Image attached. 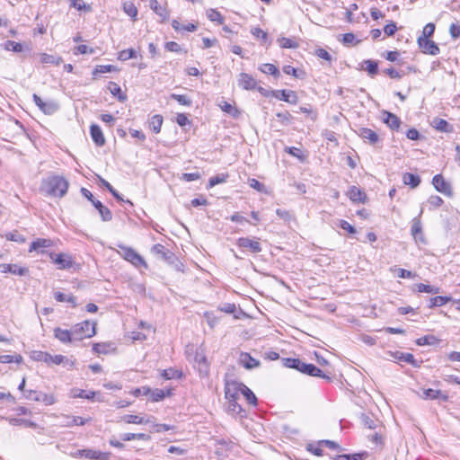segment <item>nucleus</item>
<instances>
[{"label": "nucleus", "mask_w": 460, "mask_h": 460, "mask_svg": "<svg viewBox=\"0 0 460 460\" xmlns=\"http://www.w3.org/2000/svg\"><path fill=\"white\" fill-rule=\"evenodd\" d=\"M68 181L62 176L51 175L42 180L40 190L52 197H64L68 189Z\"/></svg>", "instance_id": "obj_1"}, {"label": "nucleus", "mask_w": 460, "mask_h": 460, "mask_svg": "<svg viewBox=\"0 0 460 460\" xmlns=\"http://www.w3.org/2000/svg\"><path fill=\"white\" fill-rule=\"evenodd\" d=\"M75 341H80L86 338H91L96 334V323L90 321H84L72 327Z\"/></svg>", "instance_id": "obj_2"}, {"label": "nucleus", "mask_w": 460, "mask_h": 460, "mask_svg": "<svg viewBox=\"0 0 460 460\" xmlns=\"http://www.w3.org/2000/svg\"><path fill=\"white\" fill-rule=\"evenodd\" d=\"M120 251H119V254L127 261L130 262L135 267H144L147 269V263L144 260V258L138 254L134 249L131 247L125 246L123 244L118 245Z\"/></svg>", "instance_id": "obj_3"}, {"label": "nucleus", "mask_w": 460, "mask_h": 460, "mask_svg": "<svg viewBox=\"0 0 460 460\" xmlns=\"http://www.w3.org/2000/svg\"><path fill=\"white\" fill-rule=\"evenodd\" d=\"M24 396L26 399L40 402L45 405H52L57 402V398L52 394H44L34 390L25 391Z\"/></svg>", "instance_id": "obj_4"}, {"label": "nucleus", "mask_w": 460, "mask_h": 460, "mask_svg": "<svg viewBox=\"0 0 460 460\" xmlns=\"http://www.w3.org/2000/svg\"><path fill=\"white\" fill-rule=\"evenodd\" d=\"M243 384L236 381H227L225 386V396L227 401L238 400L242 395Z\"/></svg>", "instance_id": "obj_5"}, {"label": "nucleus", "mask_w": 460, "mask_h": 460, "mask_svg": "<svg viewBox=\"0 0 460 460\" xmlns=\"http://www.w3.org/2000/svg\"><path fill=\"white\" fill-rule=\"evenodd\" d=\"M34 103L40 108V110L47 115H51L58 110V104L55 102H44L37 94H33Z\"/></svg>", "instance_id": "obj_6"}, {"label": "nucleus", "mask_w": 460, "mask_h": 460, "mask_svg": "<svg viewBox=\"0 0 460 460\" xmlns=\"http://www.w3.org/2000/svg\"><path fill=\"white\" fill-rule=\"evenodd\" d=\"M417 41L419 48L423 53L432 56L438 55L439 53V48L433 40L425 39V37H419Z\"/></svg>", "instance_id": "obj_7"}, {"label": "nucleus", "mask_w": 460, "mask_h": 460, "mask_svg": "<svg viewBox=\"0 0 460 460\" xmlns=\"http://www.w3.org/2000/svg\"><path fill=\"white\" fill-rule=\"evenodd\" d=\"M432 184L438 192H441L448 197L452 196V188L450 184L445 181L442 175H435L432 179Z\"/></svg>", "instance_id": "obj_8"}, {"label": "nucleus", "mask_w": 460, "mask_h": 460, "mask_svg": "<svg viewBox=\"0 0 460 460\" xmlns=\"http://www.w3.org/2000/svg\"><path fill=\"white\" fill-rule=\"evenodd\" d=\"M237 245L243 249L249 250L251 252L259 253L261 252V243L248 237H241L237 240Z\"/></svg>", "instance_id": "obj_9"}, {"label": "nucleus", "mask_w": 460, "mask_h": 460, "mask_svg": "<svg viewBox=\"0 0 460 460\" xmlns=\"http://www.w3.org/2000/svg\"><path fill=\"white\" fill-rule=\"evenodd\" d=\"M271 93L274 97L291 104H296L298 102L296 92L292 90L272 91Z\"/></svg>", "instance_id": "obj_10"}, {"label": "nucleus", "mask_w": 460, "mask_h": 460, "mask_svg": "<svg viewBox=\"0 0 460 460\" xmlns=\"http://www.w3.org/2000/svg\"><path fill=\"white\" fill-rule=\"evenodd\" d=\"M411 232L416 242H420L423 243L426 242L422 232V225L420 216L412 219Z\"/></svg>", "instance_id": "obj_11"}, {"label": "nucleus", "mask_w": 460, "mask_h": 460, "mask_svg": "<svg viewBox=\"0 0 460 460\" xmlns=\"http://www.w3.org/2000/svg\"><path fill=\"white\" fill-rule=\"evenodd\" d=\"M54 337L64 344L75 341L72 329L64 330L60 327H57L54 329Z\"/></svg>", "instance_id": "obj_12"}, {"label": "nucleus", "mask_w": 460, "mask_h": 460, "mask_svg": "<svg viewBox=\"0 0 460 460\" xmlns=\"http://www.w3.org/2000/svg\"><path fill=\"white\" fill-rule=\"evenodd\" d=\"M238 85L244 90H254L257 82L251 75L241 73L238 76Z\"/></svg>", "instance_id": "obj_13"}, {"label": "nucleus", "mask_w": 460, "mask_h": 460, "mask_svg": "<svg viewBox=\"0 0 460 460\" xmlns=\"http://www.w3.org/2000/svg\"><path fill=\"white\" fill-rule=\"evenodd\" d=\"M0 271L2 273H12L13 275L24 276L28 273V269L25 267H20L16 264H0Z\"/></svg>", "instance_id": "obj_14"}, {"label": "nucleus", "mask_w": 460, "mask_h": 460, "mask_svg": "<svg viewBox=\"0 0 460 460\" xmlns=\"http://www.w3.org/2000/svg\"><path fill=\"white\" fill-rule=\"evenodd\" d=\"M37 359L43 361V362L47 363L48 365H51V364L60 365L64 362L65 357L62 355L52 356L47 352H39Z\"/></svg>", "instance_id": "obj_15"}, {"label": "nucleus", "mask_w": 460, "mask_h": 460, "mask_svg": "<svg viewBox=\"0 0 460 460\" xmlns=\"http://www.w3.org/2000/svg\"><path fill=\"white\" fill-rule=\"evenodd\" d=\"M358 134L365 141H368L370 145H376L380 139L379 136L374 130L367 128H360Z\"/></svg>", "instance_id": "obj_16"}, {"label": "nucleus", "mask_w": 460, "mask_h": 460, "mask_svg": "<svg viewBox=\"0 0 460 460\" xmlns=\"http://www.w3.org/2000/svg\"><path fill=\"white\" fill-rule=\"evenodd\" d=\"M50 246H52V241L50 239L38 238L31 243L29 252H37L39 253H43V249Z\"/></svg>", "instance_id": "obj_17"}, {"label": "nucleus", "mask_w": 460, "mask_h": 460, "mask_svg": "<svg viewBox=\"0 0 460 460\" xmlns=\"http://www.w3.org/2000/svg\"><path fill=\"white\" fill-rule=\"evenodd\" d=\"M430 125L439 132L451 133L454 131L453 125L440 118H434Z\"/></svg>", "instance_id": "obj_18"}, {"label": "nucleus", "mask_w": 460, "mask_h": 460, "mask_svg": "<svg viewBox=\"0 0 460 460\" xmlns=\"http://www.w3.org/2000/svg\"><path fill=\"white\" fill-rule=\"evenodd\" d=\"M240 364L247 369H252L260 366V361L253 358L249 353L242 352L239 357Z\"/></svg>", "instance_id": "obj_19"}, {"label": "nucleus", "mask_w": 460, "mask_h": 460, "mask_svg": "<svg viewBox=\"0 0 460 460\" xmlns=\"http://www.w3.org/2000/svg\"><path fill=\"white\" fill-rule=\"evenodd\" d=\"M152 252L163 259L164 261H170L173 257V253L167 250L163 244L156 243L152 247Z\"/></svg>", "instance_id": "obj_20"}, {"label": "nucleus", "mask_w": 460, "mask_h": 460, "mask_svg": "<svg viewBox=\"0 0 460 460\" xmlns=\"http://www.w3.org/2000/svg\"><path fill=\"white\" fill-rule=\"evenodd\" d=\"M90 133L93 141L98 146H102L105 144V138L102 134L101 128L98 125H92L90 128Z\"/></svg>", "instance_id": "obj_21"}, {"label": "nucleus", "mask_w": 460, "mask_h": 460, "mask_svg": "<svg viewBox=\"0 0 460 460\" xmlns=\"http://www.w3.org/2000/svg\"><path fill=\"white\" fill-rule=\"evenodd\" d=\"M75 456L85 457L91 460H103L105 459L104 454L100 451L93 449H82L75 453Z\"/></svg>", "instance_id": "obj_22"}, {"label": "nucleus", "mask_w": 460, "mask_h": 460, "mask_svg": "<svg viewBox=\"0 0 460 460\" xmlns=\"http://www.w3.org/2000/svg\"><path fill=\"white\" fill-rule=\"evenodd\" d=\"M154 417H148L145 419L144 417L138 416V415H133V414H127L122 417V420L126 423H133V424H147V423H153Z\"/></svg>", "instance_id": "obj_23"}, {"label": "nucleus", "mask_w": 460, "mask_h": 460, "mask_svg": "<svg viewBox=\"0 0 460 460\" xmlns=\"http://www.w3.org/2000/svg\"><path fill=\"white\" fill-rule=\"evenodd\" d=\"M300 372L311 376L325 377V375L323 374V371L314 364H307L303 362Z\"/></svg>", "instance_id": "obj_24"}, {"label": "nucleus", "mask_w": 460, "mask_h": 460, "mask_svg": "<svg viewBox=\"0 0 460 460\" xmlns=\"http://www.w3.org/2000/svg\"><path fill=\"white\" fill-rule=\"evenodd\" d=\"M349 199L353 202H362L366 200V194L358 187L351 186L347 193Z\"/></svg>", "instance_id": "obj_25"}, {"label": "nucleus", "mask_w": 460, "mask_h": 460, "mask_svg": "<svg viewBox=\"0 0 460 460\" xmlns=\"http://www.w3.org/2000/svg\"><path fill=\"white\" fill-rule=\"evenodd\" d=\"M96 394H98V393H96V392H93V391L86 392L84 390L77 389V388L71 389L70 394H69L70 397H72V398H84V399H88V400H92V401H93L95 399Z\"/></svg>", "instance_id": "obj_26"}, {"label": "nucleus", "mask_w": 460, "mask_h": 460, "mask_svg": "<svg viewBox=\"0 0 460 460\" xmlns=\"http://www.w3.org/2000/svg\"><path fill=\"white\" fill-rule=\"evenodd\" d=\"M55 263L58 264L59 270H66L72 267L74 261L71 257L65 253H60L57 255L55 259Z\"/></svg>", "instance_id": "obj_27"}, {"label": "nucleus", "mask_w": 460, "mask_h": 460, "mask_svg": "<svg viewBox=\"0 0 460 460\" xmlns=\"http://www.w3.org/2000/svg\"><path fill=\"white\" fill-rule=\"evenodd\" d=\"M164 122V119L162 115L155 114L152 116L148 122L149 128L155 132V134H158L161 131V128Z\"/></svg>", "instance_id": "obj_28"}, {"label": "nucleus", "mask_w": 460, "mask_h": 460, "mask_svg": "<svg viewBox=\"0 0 460 460\" xmlns=\"http://www.w3.org/2000/svg\"><path fill=\"white\" fill-rule=\"evenodd\" d=\"M402 181L405 185L411 186V188L414 189L417 188L420 183V178L419 175L405 172L402 175Z\"/></svg>", "instance_id": "obj_29"}, {"label": "nucleus", "mask_w": 460, "mask_h": 460, "mask_svg": "<svg viewBox=\"0 0 460 460\" xmlns=\"http://www.w3.org/2000/svg\"><path fill=\"white\" fill-rule=\"evenodd\" d=\"M394 358L399 361H404L411 364L413 367H419V362L414 358V356L411 353H402L396 351L394 353Z\"/></svg>", "instance_id": "obj_30"}, {"label": "nucleus", "mask_w": 460, "mask_h": 460, "mask_svg": "<svg viewBox=\"0 0 460 460\" xmlns=\"http://www.w3.org/2000/svg\"><path fill=\"white\" fill-rule=\"evenodd\" d=\"M421 397L425 400H429V399L435 400V399H439L440 397H442L443 401L447 400V396L442 395L440 390H435V389H431V388L423 390V394L421 395Z\"/></svg>", "instance_id": "obj_31"}, {"label": "nucleus", "mask_w": 460, "mask_h": 460, "mask_svg": "<svg viewBox=\"0 0 460 460\" xmlns=\"http://www.w3.org/2000/svg\"><path fill=\"white\" fill-rule=\"evenodd\" d=\"M150 7L155 11V13L159 15L163 21H166L169 19V13L166 8L159 5L157 0L150 1Z\"/></svg>", "instance_id": "obj_32"}, {"label": "nucleus", "mask_w": 460, "mask_h": 460, "mask_svg": "<svg viewBox=\"0 0 460 460\" xmlns=\"http://www.w3.org/2000/svg\"><path fill=\"white\" fill-rule=\"evenodd\" d=\"M93 206L98 209L103 221H110L112 218L111 210L104 207L101 201H93Z\"/></svg>", "instance_id": "obj_33"}, {"label": "nucleus", "mask_w": 460, "mask_h": 460, "mask_svg": "<svg viewBox=\"0 0 460 460\" xmlns=\"http://www.w3.org/2000/svg\"><path fill=\"white\" fill-rule=\"evenodd\" d=\"M108 88L111 93L113 96L117 97L119 101L124 102L127 100L126 94L121 93V88L118 84L114 82H110Z\"/></svg>", "instance_id": "obj_34"}, {"label": "nucleus", "mask_w": 460, "mask_h": 460, "mask_svg": "<svg viewBox=\"0 0 460 460\" xmlns=\"http://www.w3.org/2000/svg\"><path fill=\"white\" fill-rule=\"evenodd\" d=\"M65 419L66 421L63 425L66 427L83 426L87 421L86 420L79 416H66Z\"/></svg>", "instance_id": "obj_35"}, {"label": "nucleus", "mask_w": 460, "mask_h": 460, "mask_svg": "<svg viewBox=\"0 0 460 460\" xmlns=\"http://www.w3.org/2000/svg\"><path fill=\"white\" fill-rule=\"evenodd\" d=\"M385 119H384L385 123L387 124L392 129H397L400 127V119L399 118L390 112H385Z\"/></svg>", "instance_id": "obj_36"}, {"label": "nucleus", "mask_w": 460, "mask_h": 460, "mask_svg": "<svg viewBox=\"0 0 460 460\" xmlns=\"http://www.w3.org/2000/svg\"><path fill=\"white\" fill-rule=\"evenodd\" d=\"M150 436L144 433H124L121 435V439L123 441H130L132 439H141L148 441L150 440Z\"/></svg>", "instance_id": "obj_37"}, {"label": "nucleus", "mask_w": 460, "mask_h": 460, "mask_svg": "<svg viewBox=\"0 0 460 460\" xmlns=\"http://www.w3.org/2000/svg\"><path fill=\"white\" fill-rule=\"evenodd\" d=\"M229 175L228 173H220L216 176H213L208 181V188H213L214 186L224 183L227 181Z\"/></svg>", "instance_id": "obj_38"}, {"label": "nucleus", "mask_w": 460, "mask_h": 460, "mask_svg": "<svg viewBox=\"0 0 460 460\" xmlns=\"http://www.w3.org/2000/svg\"><path fill=\"white\" fill-rule=\"evenodd\" d=\"M207 17L209 21L217 22L218 24H223L225 21L221 13L216 9H208L207 11Z\"/></svg>", "instance_id": "obj_39"}, {"label": "nucleus", "mask_w": 460, "mask_h": 460, "mask_svg": "<svg viewBox=\"0 0 460 460\" xmlns=\"http://www.w3.org/2000/svg\"><path fill=\"white\" fill-rule=\"evenodd\" d=\"M4 236L7 240L15 243H23L26 242V238L16 230L6 233Z\"/></svg>", "instance_id": "obj_40"}, {"label": "nucleus", "mask_w": 460, "mask_h": 460, "mask_svg": "<svg viewBox=\"0 0 460 460\" xmlns=\"http://www.w3.org/2000/svg\"><path fill=\"white\" fill-rule=\"evenodd\" d=\"M111 343H94L93 345V350L98 354H107L111 349Z\"/></svg>", "instance_id": "obj_41"}, {"label": "nucleus", "mask_w": 460, "mask_h": 460, "mask_svg": "<svg viewBox=\"0 0 460 460\" xmlns=\"http://www.w3.org/2000/svg\"><path fill=\"white\" fill-rule=\"evenodd\" d=\"M416 290L420 293H430V294H438L439 293V288L426 284H418L416 285Z\"/></svg>", "instance_id": "obj_42"}, {"label": "nucleus", "mask_w": 460, "mask_h": 460, "mask_svg": "<svg viewBox=\"0 0 460 460\" xmlns=\"http://www.w3.org/2000/svg\"><path fill=\"white\" fill-rule=\"evenodd\" d=\"M15 362L17 364H20L22 362V357L20 354H14V355H1L0 356V363H12Z\"/></svg>", "instance_id": "obj_43"}, {"label": "nucleus", "mask_w": 460, "mask_h": 460, "mask_svg": "<svg viewBox=\"0 0 460 460\" xmlns=\"http://www.w3.org/2000/svg\"><path fill=\"white\" fill-rule=\"evenodd\" d=\"M243 392L242 395L247 400V402L250 404L256 405L257 404V398L252 393V390H250L245 385H243Z\"/></svg>", "instance_id": "obj_44"}, {"label": "nucleus", "mask_w": 460, "mask_h": 460, "mask_svg": "<svg viewBox=\"0 0 460 460\" xmlns=\"http://www.w3.org/2000/svg\"><path fill=\"white\" fill-rule=\"evenodd\" d=\"M162 376L166 380H170V379H173V378H181L182 376V373H181V371H179L177 369L168 368V369H164L162 372Z\"/></svg>", "instance_id": "obj_45"}, {"label": "nucleus", "mask_w": 460, "mask_h": 460, "mask_svg": "<svg viewBox=\"0 0 460 460\" xmlns=\"http://www.w3.org/2000/svg\"><path fill=\"white\" fill-rule=\"evenodd\" d=\"M117 71V68L111 65H99L96 66L93 71V75H96L98 74H105Z\"/></svg>", "instance_id": "obj_46"}, {"label": "nucleus", "mask_w": 460, "mask_h": 460, "mask_svg": "<svg viewBox=\"0 0 460 460\" xmlns=\"http://www.w3.org/2000/svg\"><path fill=\"white\" fill-rule=\"evenodd\" d=\"M450 300L448 296H437L429 298V307L442 306Z\"/></svg>", "instance_id": "obj_47"}, {"label": "nucleus", "mask_w": 460, "mask_h": 460, "mask_svg": "<svg viewBox=\"0 0 460 460\" xmlns=\"http://www.w3.org/2000/svg\"><path fill=\"white\" fill-rule=\"evenodd\" d=\"M438 340L433 335H427L420 337L417 340L416 343L420 346L425 345H435L437 344Z\"/></svg>", "instance_id": "obj_48"}, {"label": "nucleus", "mask_w": 460, "mask_h": 460, "mask_svg": "<svg viewBox=\"0 0 460 460\" xmlns=\"http://www.w3.org/2000/svg\"><path fill=\"white\" fill-rule=\"evenodd\" d=\"M284 361H285L284 362L285 367L296 369L299 372L301 371V367H302L303 361H301L300 359L288 358H284Z\"/></svg>", "instance_id": "obj_49"}, {"label": "nucleus", "mask_w": 460, "mask_h": 460, "mask_svg": "<svg viewBox=\"0 0 460 460\" xmlns=\"http://www.w3.org/2000/svg\"><path fill=\"white\" fill-rule=\"evenodd\" d=\"M260 70L266 75H271L274 76H278L279 75V69L273 64H263L260 67Z\"/></svg>", "instance_id": "obj_50"}, {"label": "nucleus", "mask_w": 460, "mask_h": 460, "mask_svg": "<svg viewBox=\"0 0 460 460\" xmlns=\"http://www.w3.org/2000/svg\"><path fill=\"white\" fill-rule=\"evenodd\" d=\"M219 107L221 108V110L228 114H231L233 117H237L238 114H239V111H237L236 108H234V106H232L230 103H228L227 102H221L219 103Z\"/></svg>", "instance_id": "obj_51"}, {"label": "nucleus", "mask_w": 460, "mask_h": 460, "mask_svg": "<svg viewBox=\"0 0 460 460\" xmlns=\"http://www.w3.org/2000/svg\"><path fill=\"white\" fill-rule=\"evenodd\" d=\"M4 49L8 51L13 52H22L23 50L22 45L13 40H7L4 43Z\"/></svg>", "instance_id": "obj_52"}, {"label": "nucleus", "mask_w": 460, "mask_h": 460, "mask_svg": "<svg viewBox=\"0 0 460 460\" xmlns=\"http://www.w3.org/2000/svg\"><path fill=\"white\" fill-rule=\"evenodd\" d=\"M61 58H57L53 55H49V54H41L40 55V62L43 63V64H55V65H58L59 62H60Z\"/></svg>", "instance_id": "obj_53"}, {"label": "nucleus", "mask_w": 460, "mask_h": 460, "mask_svg": "<svg viewBox=\"0 0 460 460\" xmlns=\"http://www.w3.org/2000/svg\"><path fill=\"white\" fill-rule=\"evenodd\" d=\"M124 12L130 17L136 18L137 15V9L131 2H127L123 5Z\"/></svg>", "instance_id": "obj_54"}, {"label": "nucleus", "mask_w": 460, "mask_h": 460, "mask_svg": "<svg viewBox=\"0 0 460 460\" xmlns=\"http://www.w3.org/2000/svg\"><path fill=\"white\" fill-rule=\"evenodd\" d=\"M136 58V51L133 49H123L119 53L118 58L121 61H126L130 58Z\"/></svg>", "instance_id": "obj_55"}, {"label": "nucleus", "mask_w": 460, "mask_h": 460, "mask_svg": "<svg viewBox=\"0 0 460 460\" xmlns=\"http://www.w3.org/2000/svg\"><path fill=\"white\" fill-rule=\"evenodd\" d=\"M171 98L177 101L181 105L184 106H190L192 102L191 100L186 95L172 93Z\"/></svg>", "instance_id": "obj_56"}, {"label": "nucleus", "mask_w": 460, "mask_h": 460, "mask_svg": "<svg viewBox=\"0 0 460 460\" xmlns=\"http://www.w3.org/2000/svg\"><path fill=\"white\" fill-rule=\"evenodd\" d=\"M365 69L367 71V73L370 75H375L376 73H377V68H378V66H377V63L374 60H366L365 61Z\"/></svg>", "instance_id": "obj_57"}, {"label": "nucleus", "mask_w": 460, "mask_h": 460, "mask_svg": "<svg viewBox=\"0 0 460 460\" xmlns=\"http://www.w3.org/2000/svg\"><path fill=\"white\" fill-rule=\"evenodd\" d=\"M366 455V453H358L353 455H340L338 456L337 460H363Z\"/></svg>", "instance_id": "obj_58"}, {"label": "nucleus", "mask_w": 460, "mask_h": 460, "mask_svg": "<svg viewBox=\"0 0 460 460\" xmlns=\"http://www.w3.org/2000/svg\"><path fill=\"white\" fill-rule=\"evenodd\" d=\"M149 394L153 402L162 401L165 397V392L163 389L151 390Z\"/></svg>", "instance_id": "obj_59"}, {"label": "nucleus", "mask_w": 460, "mask_h": 460, "mask_svg": "<svg viewBox=\"0 0 460 460\" xmlns=\"http://www.w3.org/2000/svg\"><path fill=\"white\" fill-rule=\"evenodd\" d=\"M228 411L232 414H240L243 411V409L237 402V400L228 401Z\"/></svg>", "instance_id": "obj_60"}, {"label": "nucleus", "mask_w": 460, "mask_h": 460, "mask_svg": "<svg viewBox=\"0 0 460 460\" xmlns=\"http://www.w3.org/2000/svg\"><path fill=\"white\" fill-rule=\"evenodd\" d=\"M428 202L431 208H437L443 204V199L438 195H432L429 198Z\"/></svg>", "instance_id": "obj_61"}, {"label": "nucleus", "mask_w": 460, "mask_h": 460, "mask_svg": "<svg viewBox=\"0 0 460 460\" xmlns=\"http://www.w3.org/2000/svg\"><path fill=\"white\" fill-rule=\"evenodd\" d=\"M279 46L283 49H293L296 47V44L288 38H281L279 40Z\"/></svg>", "instance_id": "obj_62"}, {"label": "nucleus", "mask_w": 460, "mask_h": 460, "mask_svg": "<svg viewBox=\"0 0 460 460\" xmlns=\"http://www.w3.org/2000/svg\"><path fill=\"white\" fill-rule=\"evenodd\" d=\"M435 31V24L434 23H428L423 28L422 35L420 37H425V39H428L433 35Z\"/></svg>", "instance_id": "obj_63"}, {"label": "nucleus", "mask_w": 460, "mask_h": 460, "mask_svg": "<svg viewBox=\"0 0 460 460\" xmlns=\"http://www.w3.org/2000/svg\"><path fill=\"white\" fill-rule=\"evenodd\" d=\"M248 183H249V186L260 192H263L264 191V185L260 182L259 181H257L256 179H249L248 181Z\"/></svg>", "instance_id": "obj_64"}]
</instances>
